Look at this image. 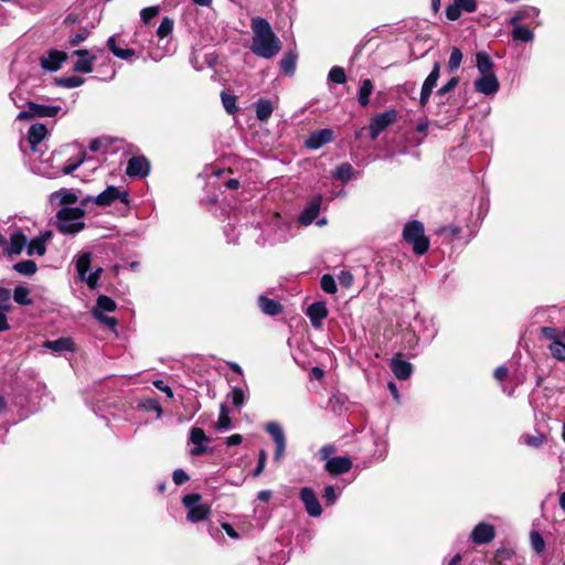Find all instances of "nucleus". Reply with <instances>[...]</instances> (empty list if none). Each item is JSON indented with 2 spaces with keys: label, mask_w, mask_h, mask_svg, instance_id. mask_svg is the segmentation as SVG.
I'll return each instance as SVG.
<instances>
[{
  "label": "nucleus",
  "mask_w": 565,
  "mask_h": 565,
  "mask_svg": "<svg viewBox=\"0 0 565 565\" xmlns=\"http://www.w3.org/2000/svg\"><path fill=\"white\" fill-rule=\"evenodd\" d=\"M43 347L46 349H50L54 352L62 353V352H73L75 350V344L71 338H58L56 340H46L43 343Z\"/></svg>",
  "instance_id": "nucleus-22"
},
{
  "label": "nucleus",
  "mask_w": 565,
  "mask_h": 565,
  "mask_svg": "<svg viewBox=\"0 0 565 565\" xmlns=\"http://www.w3.org/2000/svg\"><path fill=\"white\" fill-rule=\"evenodd\" d=\"M47 129L43 124H34L29 128L28 141L32 150H36L38 145L45 139Z\"/></svg>",
  "instance_id": "nucleus-23"
},
{
  "label": "nucleus",
  "mask_w": 565,
  "mask_h": 565,
  "mask_svg": "<svg viewBox=\"0 0 565 565\" xmlns=\"http://www.w3.org/2000/svg\"><path fill=\"white\" fill-rule=\"evenodd\" d=\"M159 13L158 7H148L141 10L140 17L145 23H148L150 20H152L154 17H157Z\"/></svg>",
  "instance_id": "nucleus-51"
},
{
  "label": "nucleus",
  "mask_w": 565,
  "mask_h": 565,
  "mask_svg": "<svg viewBox=\"0 0 565 565\" xmlns=\"http://www.w3.org/2000/svg\"><path fill=\"white\" fill-rule=\"evenodd\" d=\"M149 172V162L143 157H132L128 160L126 173L129 177H145Z\"/></svg>",
  "instance_id": "nucleus-19"
},
{
  "label": "nucleus",
  "mask_w": 565,
  "mask_h": 565,
  "mask_svg": "<svg viewBox=\"0 0 565 565\" xmlns=\"http://www.w3.org/2000/svg\"><path fill=\"white\" fill-rule=\"evenodd\" d=\"M460 15L461 9L455 1L446 8V17L448 20L456 21L460 18Z\"/></svg>",
  "instance_id": "nucleus-49"
},
{
  "label": "nucleus",
  "mask_w": 565,
  "mask_h": 565,
  "mask_svg": "<svg viewBox=\"0 0 565 565\" xmlns=\"http://www.w3.org/2000/svg\"><path fill=\"white\" fill-rule=\"evenodd\" d=\"M266 458H267L266 451L262 450L259 452V456H258L257 466H256V468L254 470V476L255 477H258L264 471Z\"/></svg>",
  "instance_id": "nucleus-57"
},
{
  "label": "nucleus",
  "mask_w": 565,
  "mask_h": 565,
  "mask_svg": "<svg viewBox=\"0 0 565 565\" xmlns=\"http://www.w3.org/2000/svg\"><path fill=\"white\" fill-rule=\"evenodd\" d=\"M397 119V111L395 109H387L381 114L375 115L370 122V137L375 140L382 131L388 126L394 124Z\"/></svg>",
  "instance_id": "nucleus-8"
},
{
  "label": "nucleus",
  "mask_w": 565,
  "mask_h": 565,
  "mask_svg": "<svg viewBox=\"0 0 565 565\" xmlns=\"http://www.w3.org/2000/svg\"><path fill=\"white\" fill-rule=\"evenodd\" d=\"M477 67L481 75L494 74L493 62L486 52H479L476 55Z\"/></svg>",
  "instance_id": "nucleus-28"
},
{
  "label": "nucleus",
  "mask_w": 565,
  "mask_h": 565,
  "mask_svg": "<svg viewBox=\"0 0 565 565\" xmlns=\"http://www.w3.org/2000/svg\"><path fill=\"white\" fill-rule=\"evenodd\" d=\"M244 401H245V394H244L243 390L239 387H234L232 390L233 405H235L236 407H239L244 404Z\"/></svg>",
  "instance_id": "nucleus-53"
},
{
  "label": "nucleus",
  "mask_w": 565,
  "mask_h": 565,
  "mask_svg": "<svg viewBox=\"0 0 565 565\" xmlns=\"http://www.w3.org/2000/svg\"><path fill=\"white\" fill-rule=\"evenodd\" d=\"M335 452V447L333 445H324L320 449V458L326 462L331 459V455Z\"/></svg>",
  "instance_id": "nucleus-59"
},
{
  "label": "nucleus",
  "mask_w": 565,
  "mask_h": 565,
  "mask_svg": "<svg viewBox=\"0 0 565 565\" xmlns=\"http://www.w3.org/2000/svg\"><path fill=\"white\" fill-rule=\"evenodd\" d=\"M499 81L495 74L481 75L475 82V89L483 95H493L499 90Z\"/></svg>",
  "instance_id": "nucleus-12"
},
{
  "label": "nucleus",
  "mask_w": 565,
  "mask_h": 565,
  "mask_svg": "<svg viewBox=\"0 0 565 565\" xmlns=\"http://www.w3.org/2000/svg\"><path fill=\"white\" fill-rule=\"evenodd\" d=\"M324 468L330 475L339 476L352 468V461L349 457H333L326 462Z\"/></svg>",
  "instance_id": "nucleus-17"
},
{
  "label": "nucleus",
  "mask_w": 565,
  "mask_h": 565,
  "mask_svg": "<svg viewBox=\"0 0 565 565\" xmlns=\"http://www.w3.org/2000/svg\"><path fill=\"white\" fill-rule=\"evenodd\" d=\"M333 139V131L331 129H320L317 131H313L310 134V136L307 138L305 145L307 148L317 150L321 148L323 145L332 141Z\"/></svg>",
  "instance_id": "nucleus-14"
},
{
  "label": "nucleus",
  "mask_w": 565,
  "mask_h": 565,
  "mask_svg": "<svg viewBox=\"0 0 565 565\" xmlns=\"http://www.w3.org/2000/svg\"><path fill=\"white\" fill-rule=\"evenodd\" d=\"M51 234L47 233L45 236H42V237H36L34 239H32L29 245H28V254L29 255H39V256H43L45 254V239L50 236Z\"/></svg>",
  "instance_id": "nucleus-34"
},
{
  "label": "nucleus",
  "mask_w": 565,
  "mask_h": 565,
  "mask_svg": "<svg viewBox=\"0 0 565 565\" xmlns=\"http://www.w3.org/2000/svg\"><path fill=\"white\" fill-rule=\"evenodd\" d=\"M391 369L398 380H407L413 371L412 364L409 362L399 359L392 360Z\"/></svg>",
  "instance_id": "nucleus-24"
},
{
  "label": "nucleus",
  "mask_w": 565,
  "mask_h": 565,
  "mask_svg": "<svg viewBox=\"0 0 565 565\" xmlns=\"http://www.w3.org/2000/svg\"><path fill=\"white\" fill-rule=\"evenodd\" d=\"M462 61V53L458 47H452L450 57L448 61V67L450 72H454L459 68Z\"/></svg>",
  "instance_id": "nucleus-44"
},
{
  "label": "nucleus",
  "mask_w": 565,
  "mask_h": 565,
  "mask_svg": "<svg viewBox=\"0 0 565 565\" xmlns=\"http://www.w3.org/2000/svg\"><path fill=\"white\" fill-rule=\"evenodd\" d=\"M190 441L195 445V447L190 450V454L192 456L198 457V456H201V455L207 452V447L203 446V443L209 441V438L202 428H199V427L191 428Z\"/></svg>",
  "instance_id": "nucleus-15"
},
{
  "label": "nucleus",
  "mask_w": 565,
  "mask_h": 565,
  "mask_svg": "<svg viewBox=\"0 0 565 565\" xmlns=\"http://www.w3.org/2000/svg\"><path fill=\"white\" fill-rule=\"evenodd\" d=\"M320 286H321V289L327 292V294H335L337 292V284H335V280L334 278L329 275V274H326L321 277V280H320Z\"/></svg>",
  "instance_id": "nucleus-43"
},
{
  "label": "nucleus",
  "mask_w": 565,
  "mask_h": 565,
  "mask_svg": "<svg viewBox=\"0 0 565 565\" xmlns=\"http://www.w3.org/2000/svg\"><path fill=\"white\" fill-rule=\"evenodd\" d=\"M173 25H174V22L172 19H170L168 17L163 18L158 30H157V35L160 39L167 38L172 32Z\"/></svg>",
  "instance_id": "nucleus-42"
},
{
  "label": "nucleus",
  "mask_w": 565,
  "mask_h": 565,
  "mask_svg": "<svg viewBox=\"0 0 565 565\" xmlns=\"http://www.w3.org/2000/svg\"><path fill=\"white\" fill-rule=\"evenodd\" d=\"M73 55L78 60L74 64V71L79 73H90L93 71V63L96 60L94 55L87 50H76Z\"/></svg>",
  "instance_id": "nucleus-20"
},
{
  "label": "nucleus",
  "mask_w": 565,
  "mask_h": 565,
  "mask_svg": "<svg viewBox=\"0 0 565 565\" xmlns=\"http://www.w3.org/2000/svg\"><path fill=\"white\" fill-rule=\"evenodd\" d=\"M438 232L440 234H443V235H446V236L452 238V237H456L459 234L460 230L457 226H451L450 225V226H443V227H440Z\"/></svg>",
  "instance_id": "nucleus-62"
},
{
  "label": "nucleus",
  "mask_w": 565,
  "mask_h": 565,
  "mask_svg": "<svg viewBox=\"0 0 565 565\" xmlns=\"http://www.w3.org/2000/svg\"><path fill=\"white\" fill-rule=\"evenodd\" d=\"M353 174V168L350 163H342L337 167L333 172V178L342 182H348Z\"/></svg>",
  "instance_id": "nucleus-37"
},
{
  "label": "nucleus",
  "mask_w": 565,
  "mask_h": 565,
  "mask_svg": "<svg viewBox=\"0 0 565 565\" xmlns=\"http://www.w3.org/2000/svg\"><path fill=\"white\" fill-rule=\"evenodd\" d=\"M523 438H524L525 444L531 446V447H539L542 444V441H543V436L542 435H539V436L526 435Z\"/></svg>",
  "instance_id": "nucleus-63"
},
{
  "label": "nucleus",
  "mask_w": 565,
  "mask_h": 565,
  "mask_svg": "<svg viewBox=\"0 0 565 565\" xmlns=\"http://www.w3.org/2000/svg\"><path fill=\"white\" fill-rule=\"evenodd\" d=\"M153 385L161 392L166 393L168 397L173 396V392H172L171 387L168 386L163 381L157 380L153 382Z\"/></svg>",
  "instance_id": "nucleus-64"
},
{
  "label": "nucleus",
  "mask_w": 565,
  "mask_h": 565,
  "mask_svg": "<svg viewBox=\"0 0 565 565\" xmlns=\"http://www.w3.org/2000/svg\"><path fill=\"white\" fill-rule=\"evenodd\" d=\"M518 18L511 19L513 24L512 36L514 41L530 42L533 40V32L525 25L516 24Z\"/></svg>",
  "instance_id": "nucleus-26"
},
{
  "label": "nucleus",
  "mask_w": 565,
  "mask_h": 565,
  "mask_svg": "<svg viewBox=\"0 0 565 565\" xmlns=\"http://www.w3.org/2000/svg\"><path fill=\"white\" fill-rule=\"evenodd\" d=\"M297 64V53L290 51L280 60V70L288 76L294 75Z\"/></svg>",
  "instance_id": "nucleus-29"
},
{
  "label": "nucleus",
  "mask_w": 565,
  "mask_h": 565,
  "mask_svg": "<svg viewBox=\"0 0 565 565\" xmlns=\"http://www.w3.org/2000/svg\"><path fill=\"white\" fill-rule=\"evenodd\" d=\"M403 238L412 245L415 255L422 256L429 249V239L425 236L424 225L419 221H411L405 224Z\"/></svg>",
  "instance_id": "nucleus-3"
},
{
  "label": "nucleus",
  "mask_w": 565,
  "mask_h": 565,
  "mask_svg": "<svg viewBox=\"0 0 565 565\" xmlns=\"http://www.w3.org/2000/svg\"><path fill=\"white\" fill-rule=\"evenodd\" d=\"M115 309V301L111 298L102 295L97 298L96 307L93 310H98L99 312L103 313V311L113 312Z\"/></svg>",
  "instance_id": "nucleus-38"
},
{
  "label": "nucleus",
  "mask_w": 565,
  "mask_h": 565,
  "mask_svg": "<svg viewBox=\"0 0 565 565\" xmlns=\"http://www.w3.org/2000/svg\"><path fill=\"white\" fill-rule=\"evenodd\" d=\"M494 526L484 522H481L478 525H476L471 532V540L476 544L489 543L494 539Z\"/></svg>",
  "instance_id": "nucleus-13"
},
{
  "label": "nucleus",
  "mask_w": 565,
  "mask_h": 565,
  "mask_svg": "<svg viewBox=\"0 0 565 565\" xmlns=\"http://www.w3.org/2000/svg\"><path fill=\"white\" fill-rule=\"evenodd\" d=\"M531 544H532L533 550L537 553L543 552V550L545 547L544 540H543L542 535L537 532L531 533Z\"/></svg>",
  "instance_id": "nucleus-48"
},
{
  "label": "nucleus",
  "mask_w": 565,
  "mask_h": 565,
  "mask_svg": "<svg viewBox=\"0 0 565 565\" xmlns=\"http://www.w3.org/2000/svg\"><path fill=\"white\" fill-rule=\"evenodd\" d=\"M172 478H173V482L178 486H180L189 480L188 473L182 469L174 470Z\"/></svg>",
  "instance_id": "nucleus-56"
},
{
  "label": "nucleus",
  "mask_w": 565,
  "mask_h": 565,
  "mask_svg": "<svg viewBox=\"0 0 565 565\" xmlns=\"http://www.w3.org/2000/svg\"><path fill=\"white\" fill-rule=\"evenodd\" d=\"M320 205H321V198L320 196L313 198L309 202L308 206L303 210L301 215L299 216V222L306 226L310 225L313 222V220L318 216V214L320 212Z\"/></svg>",
  "instance_id": "nucleus-21"
},
{
  "label": "nucleus",
  "mask_w": 565,
  "mask_h": 565,
  "mask_svg": "<svg viewBox=\"0 0 565 565\" xmlns=\"http://www.w3.org/2000/svg\"><path fill=\"white\" fill-rule=\"evenodd\" d=\"M116 200H120L122 203L128 204L129 194L128 192H121L118 188L114 185L107 186L102 193L92 198L87 196L82 201V205H86L87 202L93 201L97 205L107 206L114 203Z\"/></svg>",
  "instance_id": "nucleus-6"
},
{
  "label": "nucleus",
  "mask_w": 565,
  "mask_h": 565,
  "mask_svg": "<svg viewBox=\"0 0 565 565\" xmlns=\"http://www.w3.org/2000/svg\"><path fill=\"white\" fill-rule=\"evenodd\" d=\"M323 498L326 499L328 504H333L337 500V493L332 486H327L324 488Z\"/></svg>",
  "instance_id": "nucleus-61"
},
{
  "label": "nucleus",
  "mask_w": 565,
  "mask_h": 565,
  "mask_svg": "<svg viewBox=\"0 0 565 565\" xmlns=\"http://www.w3.org/2000/svg\"><path fill=\"white\" fill-rule=\"evenodd\" d=\"M13 269L21 275L31 276V275L35 274L38 267H36L35 262H33L31 259H26V260L15 263L13 265Z\"/></svg>",
  "instance_id": "nucleus-36"
},
{
  "label": "nucleus",
  "mask_w": 565,
  "mask_h": 565,
  "mask_svg": "<svg viewBox=\"0 0 565 565\" xmlns=\"http://www.w3.org/2000/svg\"><path fill=\"white\" fill-rule=\"evenodd\" d=\"M26 237L21 231H15L10 237V243L7 247V253L10 255H18L25 246Z\"/></svg>",
  "instance_id": "nucleus-25"
},
{
  "label": "nucleus",
  "mask_w": 565,
  "mask_h": 565,
  "mask_svg": "<svg viewBox=\"0 0 565 565\" xmlns=\"http://www.w3.org/2000/svg\"><path fill=\"white\" fill-rule=\"evenodd\" d=\"M84 83V78L79 77V76H70V77H66L62 81V84L65 86V87H68V88H75V87H78L81 86L82 84Z\"/></svg>",
  "instance_id": "nucleus-55"
},
{
  "label": "nucleus",
  "mask_w": 565,
  "mask_h": 565,
  "mask_svg": "<svg viewBox=\"0 0 565 565\" xmlns=\"http://www.w3.org/2000/svg\"><path fill=\"white\" fill-rule=\"evenodd\" d=\"M253 31L250 51L263 58L270 60L281 50V41L273 31L269 22L260 17L252 19Z\"/></svg>",
  "instance_id": "nucleus-1"
},
{
  "label": "nucleus",
  "mask_w": 565,
  "mask_h": 565,
  "mask_svg": "<svg viewBox=\"0 0 565 565\" xmlns=\"http://www.w3.org/2000/svg\"><path fill=\"white\" fill-rule=\"evenodd\" d=\"M93 316L99 320L102 323L108 326L109 328H115L117 326V320L113 317L104 316L98 310H93Z\"/></svg>",
  "instance_id": "nucleus-52"
},
{
  "label": "nucleus",
  "mask_w": 565,
  "mask_h": 565,
  "mask_svg": "<svg viewBox=\"0 0 565 565\" xmlns=\"http://www.w3.org/2000/svg\"><path fill=\"white\" fill-rule=\"evenodd\" d=\"M12 297L17 303L22 306H30L33 303V300L30 297V289L22 285L14 288Z\"/></svg>",
  "instance_id": "nucleus-33"
},
{
  "label": "nucleus",
  "mask_w": 565,
  "mask_h": 565,
  "mask_svg": "<svg viewBox=\"0 0 565 565\" xmlns=\"http://www.w3.org/2000/svg\"><path fill=\"white\" fill-rule=\"evenodd\" d=\"M221 98L227 114L233 115L237 111L236 96L222 92Z\"/></svg>",
  "instance_id": "nucleus-40"
},
{
  "label": "nucleus",
  "mask_w": 565,
  "mask_h": 565,
  "mask_svg": "<svg viewBox=\"0 0 565 565\" xmlns=\"http://www.w3.org/2000/svg\"><path fill=\"white\" fill-rule=\"evenodd\" d=\"M90 267V253H83L78 256L76 260V270L82 280H85L90 288H94L97 285L99 279V274L102 271L98 268L96 271L87 275Z\"/></svg>",
  "instance_id": "nucleus-9"
},
{
  "label": "nucleus",
  "mask_w": 565,
  "mask_h": 565,
  "mask_svg": "<svg viewBox=\"0 0 565 565\" xmlns=\"http://www.w3.org/2000/svg\"><path fill=\"white\" fill-rule=\"evenodd\" d=\"M258 305L260 310L269 316H277L282 311V306L278 301L265 296L258 298Z\"/></svg>",
  "instance_id": "nucleus-27"
},
{
  "label": "nucleus",
  "mask_w": 565,
  "mask_h": 565,
  "mask_svg": "<svg viewBox=\"0 0 565 565\" xmlns=\"http://www.w3.org/2000/svg\"><path fill=\"white\" fill-rule=\"evenodd\" d=\"M267 433L273 437L276 444V450L274 454V458L276 461H279L285 452L286 448V437L281 426L276 422H269L266 425Z\"/></svg>",
  "instance_id": "nucleus-10"
},
{
  "label": "nucleus",
  "mask_w": 565,
  "mask_h": 565,
  "mask_svg": "<svg viewBox=\"0 0 565 565\" xmlns=\"http://www.w3.org/2000/svg\"><path fill=\"white\" fill-rule=\"evenodd\" d=\"M307 316L311 324L319 329L322 326V320L328 316V308L323 301H316L308 307Z\"/></svg>",
  "instance_id": "nucleus-16"
},
{
  "label": "nucleus",
  "mask_w": 565,
  "mask_h": 565,
  "mask_svg": "<svg viewBox=\"0 0 565 565\" xmlns=\"http://www.w3.org/2000/svg\"><path fill=\"white\" fill-rule=\"evenodd\" d=\"M373 88L374 86L371 79L366 78L362 82L358 94V100L361 106L365 107L369 105Z\"/></svg>",
  "instance_id": "nucleus-32"
},
{
  "label": "nucleus",
  "mask_w": 565,
  "mask_h": 565,
  "mask_svg": "<svg viewBox=\"0 0 565 565\" xmlns=\"http://www.w3.org/2000/svg\"><path fill=\"white\" fill-rule=\"evenodd\" d=\"M107 47L113 52L115 56L121 60H129L136 54V52L131 49H121L117 46L115 36H110L107 40Z\"/></svg>",
  "instance_id": "nucleus-30"
},
{
  "label": "nucleus",
  "mask_w": 565,
  "mask_h": 565,
  "mask_svg": "<svg viewBox=\"0 0 565 565\" xmlns=\"http://www.w3.org/2000/svg\"><path fill=\"white\" fill-rule=\"evenodd\" d=\"M11 291L7 288L0 287V310H10Z\"/></svg>",
  "instance_id": "nucleus-47"
},
{
  "label": "nucleus",
  "mask_w": 565,
  "mask_h": 565,
  "mask_svg": "<svg viewBox=\"0 0 565 565\" xmlns=\"http://www.w3.org/2000/svg\"><path fill=\"white\" fill-rule=\"evenodd\" d=\"M330 82L335 84H344L347 82V75L342 67L333 66L328 74Z\"/></svg>",
  "instance_id": "nucleus-41"
},
{
  "label": "nucleus",
  "mask_w": 565,
  "mask_h": 565,
  "mask_svg": "<svg viewBox=\"0 0 565 565\" xmlns=\"http://www.w3.org/2000/svg\"><path fill=\"white\" fill-rule=\"evenodd\" d=\"M88 36V31L87 30H83L76 34H74L73 36H71L70 39V44L72 46H76L78 45L81 42L85 41Z\"/></svg>",
  "instance_id": "nucleus-60"
},
{
  "label": "nucleus",
  "mask_w": 565,
  "mask_h": 565,
  "mask_svg": "<svg viewBox=\"0 0 565 565\" xmlns=\"http://www.w3.org/2000/svg\"><path fill=\"white\" fill-rule=\"evenodd\" d=\"M61 106L57 105H42L33 102L26 104V109L18 114V120H29L35 117H55L61 111Z\"/></svg>",
  "instance_id": "nucleus-5"
},
{
  "label": "nucleus",
  "mask_w": 565,
  "mask_h": 565,
  "mask_svg": "<svg viewBox=\"0 0 565 565\" xmlns=\"http://www.w3.org/2000/svg\"><path fill=\"white\" fill-rule=\"evenodd\" d=\"M433 89L434 88L423 84L419 97V104L422 107L426 106V104L428 103Z\"/></svg>",
  "instance_id": "nucleus-58"
},
{
  "label": "nucleus",
  "mask_w": 565,
  "mask_h": 565,
  "mask_svg": "<svg viewBox=\"0 0 565 565\" xmlns=\"http://www.w3.org/2000/svg\"><path fill=\"white\" fill-rule=\"evenodd\" d=\"M461 11L472 13L477 10V0H455Z\"/></svg>",
  "instance_id": "nucleus-50"
},
{
  "label": "nucleus",
  "mask_w": 565,
  "mask_h": 565,
  "mask_svg": "<svg viewBox=\"0 0 565 565\" xmlns=\"http://www.w3.org/2000/svg\"><path fill=\"white\" fill-rule=\"evenodd\" d=\"M85 159H86V152L83 151V152H81L79 158L77 160L67 162L62 168V172L64 174L73 173L85 161Z\"/></svg>",
  "instance_id": "nucleus-45"
},
{
  "label": "nucleus",
  "mask_w": 565,
  "mask_h": 565,
  "mask_svg": "<svg viewBox=\"0 0 565 565\" xmlns=\"http://www.w3.org/2000/svg\"><path fill=\"white\" fill-rule=\"evenodd\" d=\"M86 212L83 206H63L56 213V228L65 235H75L85 228L83 221Z\"/></svg>",
  "instance_id": "nucleus-2"
},
{
  "label": "nucleus",
  "mask_w": 565,
  "mask_h": 565,
  "mask_svg": "<svg viewBox=\"0 0 565 565\" xmlns=\"http://www.w3.org/2000/svg\"><path fill=\"white\" fill-rule=\"evenodd\" d=\"M299 497L305 505L307 513L310 516L318 518L321 515L322 508L317 498V494L315 493V491L311 488H309V487L302 488L300 490Z\"/></svg>",
  "instance_id": "nucleus-11"
},
{
  "label": "nucleus",
  "mask_w": 565,
  "mask_h": 565,
  "mask_svg": "<svg viewBox=\"0 0 565 565\" xmlns=\"http://www.w3.org/2000/svg\"><path fill=\"white\" fill-rule=\"evenodd\" d=\"M543 338L551 341L548 348L550 353L557 361H565V343L561 340V331L552 327H543L541 329Z\"/></svg>",
  "instance_id": "nucleus-7"
},
{
  "label": "nucleus",
  "mask_w": 565,
  "mask_h": 565,
  "mask_svg": "<svg viewBox=\"0 0 565 565\" xmlns=\"http://www.w3.org/2000/svg\"><path fill=\"white\" fill-rule=\"evenodd\" d=\"M67 60V54L63 51L52 50L47 56L42 57L41 65L44 70L54 72L57 71L63 62Z\"/></svg>",
  "instance_id": "nucleus-18"
},
{
  "label": "nucleus",
  "mask_w": 565,
  "mask_h": 565,
  "mask_svg": "<svg viewBox=\"0 0 565 565\" xmlns=\"http://www.w3.org/2000/svg\"><path fill=\"white\" fill-rule=\"evenodd\" d=\"M439 72H440V65H439L438 62H436L434 64V67H433L431 72L429 73V75L424 81V85L434 88L436 86V84H437L438 78H439Z\"/></svg>",
  "instance_id": "nucleus-46"
},
{
  "label": "nucleus",
  "mask_w": 565,
  "mask_h": 565,
  "mask_svg": "<svg viewBox=\"0 0 565 565\" xmlns=\"http://www.w3.org/2000/svg\"><path fill=\"white\" fill-rule=\"evenodd\" d=\"M273 105L268 99H259L256 103V117L260 121H267L273 114Z\"/></svg>",
  "instance_id": "nucleus-31"
},
{
  "label": "nucleus",
  "mask_w": 565,
  "mask_h": 565,
  "mask_svg": "<svg viewBox=\"0 0 565 565\" xmlns=\"http://www.w3.org/2000/svg\"><path fill=\"white\" fill-rule=\"evenodd\" d=\"M52 199H56L61 204L67 206L68 204H74L77 202L78 198L72 190L62 189L60 191H55L52 194Z\"/></svg>",
  "instance_id": "nucleus-35"
},
{
  "label": "nucleus",
  "mask_w": 565,
  "mask_h": 565,
  "mask_svg": "<svg viewBox=\"0 0 565 565\" xmlns=\"http://www.w3.org/2000/svg\"><path fill=\"white\" fill-rule=\"evenodd\" d=\"M182 502L188 509L186 519L192 523L205 520L211 513L210 505L202 503V497L198 493L184 495Z\"/></svg>",
  "instance_id": "nucleus-4"
},
{
  "label": "nucleus",
  "mask_w": 565,
  "mask_h": 565,
  "mask_svg": "<svg viewBox=\"0 0 565 565\" xmlns=\"http://www.w3.org/2000/svg\"><path fill=\"white\" fill-rule=\"evenodd\" d=\"M458 83H459L458 77H451L444 86H441L438 89L437 94L440 96L448 94L458 85Z\"/></svg>",
  "instance_id": "nucleus-54"
},
{
  "label": "nucleus",
  "mask_w": 565,
  "mask_h": 565,
  "mask_svg": "<svg viewBox=\"0 0 565 565\" xmlns=\"http://www.w3.org/2000/svg\"><path fill=\"white\" fill-rule=\"evenodd\" d=\"M232 420L228 414V409L225 406L221 407L218 419L215 423L217 430H227L231 427Z\"/></svg>",
  "instance_id": "nucleus-39"
}]
</instances>
